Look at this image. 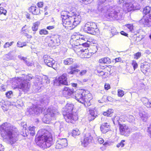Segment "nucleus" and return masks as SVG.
Masks as SVG:
<instances>
[{
  "instance_id": "79ce46f5",
  "label": "nucleus",
  "mask_w": 151,
  "mask_h": 151,
  "mask_svg": "<svg viewBox=\"0 0 151 151\" xmlns=\"http://www.w3.org/2000/svg\"><path fill=\"white\" fill-rule=\"evenodd\" d=\"M124 95V92L122 90L118 89V96L122 97Z\"/></svg>"
},
{
  "instance_id": "680f3d73",
  "label": "nucleus",
  "mask_w": 151,
  "mask_h": 151,
  "mask_svg": "<svg viewBox=\"0 0 151 151\" xmlns=\"http://www.w3.org/2000/svg\"><path fill=\"white\" fill-rule=\"evenodd\" d=\"M98 141L101 144H103L104 142V140L102 138H100L98 139Z\"/></svg>"
},
{
  "instance_id": "4be33fe9",
  "label": "nucleus",
  "mask_w": 151,
  "mask_h": 151,
  "mask_svg": "<svg viewBox=\"0 0 151 151\" xmlns=\"http://www.w3.org/2000/svg\"><path fill=\"white\" fill-rule=\"evenodd\" d=\"M143 19L144 20L145 24L147 27L151 26V14H149L147 16H144Z\"/></svg>"
},
{
  "instance_id": "e2e57ef3",
  "label": "nucleus",
  "mask_w": 151,
  "mask_h": 151,
  "mask_svg": "<svg viewBox=\"0 0 151 151\" xmlns=\"http://www.w3.org/2000/svg\"><path fill=\"white\" fill-rule=\"evenodd\" d=\"M30 74L27 75L26 76V79L29 81L32 78Z\"/></svg>"
},
{
  "instance_id": "5701e85b",
  "label": "nucleus",
  "mask_w": 151,
  "mask_h": 151,
  "mask_svg": "<svg viewBox=\"0 0 151 151\" xmlns=\"http://www.w3.org/2000/svg\"><path fill=\"white\" fill-rule=\"evenodd\" d=\"M90 115L89 117L90 121L93 120L97 116L96 112L94 109L89 108Z\"/></svg>"
},
{
  "instance_id": "f3484780",
  "label": "nucleus",
  "mask_w": 151,
  "mask_h": 151,
  "mask_svg": "<svg viewBox=\"0 0 151 151\" xmlns=\"http://www.w3.org/2000/svg\"><path fill=\"white\" fill-rule=\"evenodd\" d=\"M84 31L88 33L98 35L100 34V31L98 28H91L90 27H88L85 26L84 28Z\"/></svg>"
},
{
  "instance_id": "4d7b16f0",
  "label": "nucleus",
  "mask_w": 151,
  "mask_h": 151,
  "mask_svg": "<svg viewBox=\"0 0 151 151\" xmlns=\"http://www.w3.org/2000/svg\"><path fill=\"white\" fill-rule=\"evenodd\" d=\"M147 132L148 133L149 135L151 138V124L149 127H148Z\"/></svg>"
},
{
  "instance_id": "7ed1b4c3",
  "label": "nucleus",
  "mask_w": 151,
  "mask_h": 151,
  "mask_svg": "<svg viewBox=\"0 0 151 151\" xmlns=\"http://www.w3.org/2000/svg\"><path fill=\"white\" fill-rule=\"evenodd\" d=\"M43 113L45 115L42 119L43 122L49 124L51 121L56 119L58 113L53 108H48L44 109Z\"/></svg>"
},
{
  "instance_id": "338daca9",
  "label": "nucleus",
  "mask_w": 151,
  "mask_h": 151,
  "mask_svg": "<svg viewBox=\"0 0 151 151\" xmlns=\"http://www.w3.org/2000/svg\"><path fill=\"white\" fill-rule=\"evenodd\" d=\"M115 62H119L121 61V58L120 57H119L118 58H116L115 59Z\"/></svg>"
},
{
  "instance_id": "2eb2a0df",
  "label": "nucleus",
  "mask_w": 151,
  "mask_h": 151,
  "mask_svg": "<svg viewBox=\"0 0 151 151\" xmlns=\"http://www.w3.org/2000/svg\"><path fill=\"white\" fill-rule=\"evenodd\" d=\"M93 138V137L90 133H86L84 136V139L82 142V145L84 147H86L91 142Z\"/></svg>"
},
{
  "instance_id": "ddd939ff",
  "label": "nucleus",
  "mask_w": 151,
  "mask_h": 151,
  "mask_svg": "<svg viewBox=\"0 0 151 151\" xmlns=\"http://www.w3.org/2000/svg\"><path fill=\"white\" fill-rule=\"evenodd\" d=\"M68 145L66 138L59 139L56 142L55 148L57 149L63 148L67 147Z\"/></svg>"
},
{
  "instance_id": "20e7f679",
  "label": "nucleus",
  "mask_w": 151,
  "mask_h": 151,
  "mask_svg": "<svg viewBox=\"0 0 151 151\" xmlns=\"http://www.w3.org/2000/svg\"><path fill=\"white\" fill-rule=\"evenodd\" d=\"M74 107V105L72 104H67L65 106V111L66 114L64 116L66 122L68 123H73L77 119L76 116L73 115L72 111Z\"/></svg>"
},
{
  "instance_id": "4468645a",
  "label": "nucleus",
  "mask_w": 151,
  "mask_h": 151,
  "mask_svg": "<svg viewBox=\"0 0 151 151\" xmlns=\"http://www.w3.org/2000/svg\"><path fill=\"white\" fill-rule=\"evenodd\" d=\"M17 86L19 89L22 90L24 92L26 93L29 89L30 84L27 81L24 80L21 81Z\"/></svg>"
},
{
  "instance_id": "cd10ccee",
  "label": "nucleus",
  "mask_w": 151,
  "mask_h": 151,
  "mask_svg": "<svg viewBox=\"0 0 151 151\" xmlns=\"http://www.w3.org/2000/svg\"><path fill=\"white\" fill-rule=\"evenodd\" d=\"M77 67L72 66L68 70L67 72L69 74H74L76 72H78L79 71L78 69H76Z\"/></svg>"
},
{
  "instance_id": "9d476101",
  "label": "nucleus",
  "mask_w": 151,
  "mask_h": 151,
  "mask_svg": "<svg viewBox=\"0 0 151 151\" xmlns=\"http://www.w3.org/2000/svg\"><path fill=\"white\" fill-rule=\"evenodd\" d=\"M59 85L62 84L64 85H68V82L67 81V76L65 74H63L58 78H56L54 81V85H57V83Z\"/></svg>"
},
{
  "instance_id": "13d9d810",
  "label": "nucleus",
  "mask_w": 151,
  "mask_h": 151,
  "mask_svg": "<svg viewBox=\"0 0 151 151\" xmlns=\"http://www.w3.org/2000/svg\"><path fill=\"white\" fill-rule=\"evenodd\" d=\"M104 88L105 90H108L110 88V86L108 83H106L104 85Z\"/></svg>"
},
{
  "instance_id": "0e129e2a",
  "label": "nucleus",
  "mask_w": 151,
  "mask_h": 151,
  "mask_svg": "<svg viewBox=\"0 0 151 151\" xmlns=\"http://www.w3.org/2000/svg\"><path fill=\"white\" fill-rule=\"evenodd\" d=\"M35 127L34 126H32V127L31 126L29 127V131H35Z\"/></svg>"
},
{
  "instance_id": "dca6fc26",
  "label": "nucleus",
  "mask_w": 151,
  "mask_h": 151,
  "mask_svg": "<svg viewBox=\"0 0 151 151\" xmlns=\"http://www.w3.org/2000/svg\"><path fill=\"white\" fill-rule=\"evenodd\" d=\"M70 18H71L72 22V24L71 25L72 29L75 28L80 23L81 18V16L79 15L77 16H71V17Z\"/></svg>"
},
{
  "instance_id": "bb28decb",
  "label": "nucleus",
  "mask_w": 151,
  "mask_h": 151,
  "mask_svg": "<svg viewBox=\"0 0 151 151\" xmlns=\"http://www.w3.org/2000/svg\"><path fill=\"white\" fill-rule=\"evenodd\" d=\"M61 15L62 19L71 17V13L67 11H62L61 13Z\"/></svg>"
},
{
  "instance_id": "423d86ee",
  "label": "nucleus",
  "mask_w": 151,
  "mask_h": 151,
  "mask_svg": "<svg viewBox=\"0 0 151 151\" xmlns=\"http://www.w3.org/2000/svg\"><path fill=\"white\" fill-rule=\"evenodd\" d=\"M96 8L100 12L104 13L108 9L107 0H98L96 2Z\"/></svg>"
},
{
  "instance_id": "f704fd0d",
  "label": "nucleus",
  "mask_w": 151,
  "mask_h": 151,
  "mask_svg": "<svg viewBox=\"0 0 151 151\" xmlns=\"http://www.w3.org/2000/svg\"><path fill=\"white\" fill-rule=\"evenodd\" d=\"M40 24V22H37L33 24L32 27V29L33 31H36L38 30Z\"/></svg>"
},
{
  "instance_id": "f8f14e48",
  "label": "nucleus",
  "mask_w": 151,
  "mask_h": 151,
  "mask_svg": "<svg viewBox=\"0 0 151 151\" xmlns=\"http://www.w3.org/2000/svg\"><path fill=\"white\" fill-rule=\"evenodd\" d=\"M120 134L124 136H128L130 132V129L129 127L125 124H121L119 126Z\"/></svg>"
},
{
  "instance_id": "5fc2aeb1",
  "label": "nucleus",
  "mask_w": 151,
  "mask_h": 151,
  "mask_svg": "<svg viewBox=\"0 0 151 151\" xmlns=\"http://www.w3.org/2000/svg\"><path fill=\"white\" fill-rule=\"evenodd\" d=\"M24 61L26 64L28 66H31V63H30L27 60L26 58H25V59L24 60Z\"/></svg>"
},
{
  "instance_id": "052dcab7",
  "label": "nucleus",
  "mask_w": 151,
  "mask_h": 151,
  "mask_svg": "<svg viewBox=\"0 0 151 151\" xmlns=\"http://www.w3.org/2000/svg\"><path fill=\"white\" fill-rule=\"evenodd\" d=\"M87 71L86 70H82L80 72L79 74L80 76H83L86 73Z\"/></svg>"
},
{
  "instance_id": "aec40b11",
  "label": "nucleus",
  "mask_w": 151,
  "mask_h": 151,
  "mask_svg": "<svg viewBox=\"0 0 151 151\" xmlns=\"http://www.w3.org/2000/svg\"><path fill=\"white\" fill-rule=\"evenodd\" d=\"M74 90L73 89H70L68 87H65L64 88L62 93L63 96H71L74 93Z\"/></svg>"
},
{
  "instance_id": "a19ab883",
  "label": "nucleus",
  "mask_w": 151,
  "mask_h": 151,
  "mask_svg": "<svg viewBox=\"0 0 151 151\" xmlns=\"http://www.w3.org/2000/svg\"><path fill=\"white\" fill-rule=\"evenodd\" d=\"M139 115L143 121L145 122L147 119V117L145 114H143L142 113H140Z\"/></svg>"
},
{
  "instance_id": "473e14b6",
  "label": "nucleus",
  "mask_w": 151,
  "mask_h": 151,
  "mask_svg": "<svg viewBox=\"0 0 151 151\" xmlns=\"http://www.w3.org/2000/svg\"><path fill=\"white\" fill-rule=\"evenodd\" d=\"M83 42L84 41H86V42L89 43L90 42V44H92V40L91 39H89L88 40V39L85 36L81 35L79 38Z\"/></svg>"
},
{
  "instance_id": "1a4fd4ad",
  "label": "nucleus",
  "mask_w": 151,
  "mask_h": 151,
  "mask_svg": "<svg viewBox=\"0 0 151 151\" xmlns=\"http://www.w3.org/2000/svg\"><path fill=\"white\" fill-rule=\"evenodd\" d=\"M119 10L117 11L115 9H113L110 13L106 15V17L111 20L115 19H119L121 18V17L119 15Z\"/></svg>"
},
{
  "instance_id": "c756f323",
  "label": "nucleus",
  "mask_w": 151,
  "mask_h": 151,
  "mask_svg": "<svg viewBox=\"0 0 151 151\" xmlns=\"http://www.w3.org/2000/svg\"><path fill=\"white\" fill-rule=\"evenodd\" d=\"M99 62L101 63L109 64L111 63V61L109 58L106 57L99 59Z\"/></svg>"
},
{
  "instance_id": "39448f33",
  "label": "nucleus",
  "mask_w": 151,
  "mask_h": 151,
  "mask_svg": "<svg viewBox=\"0 0 151 151\" xmlns=\"http://www.w3.org/2000/svg\"><path fill=\"white\" fill-rule=\"evenodd\" d=\"M124 9L127 12L132 10L139 9L140 6L134 0H127L123 4Z\"/></svg>"
},
{
  "instance_id": "2f4dec72",
  "label": "nucleus",
  "mask_w": 151,
  "mask_h": 151,
  "mask_svg": "<svg viewBox=\"0 0 151 151\" xmlns=\"http://www.w3.org/2000/svg\"><path fill=\"white\" fill-rule=\"evenodd\" d=\"M85 26L90 27L92 28H98L97 27V24L96 23L93 22H87L85 25Z\"/></svg>"
},
{
  "instance_id": "72a5a7b5",
  "label": "nucleus",
  "mask_w": 151,
  "mask_h": 151,
  "mask_svg": "<svg viewBox=\"0 0 151 151\" xmlns=\"http://www.w3.org/2000/svg\"><path fill=\"white\" fill-rule=\"evenodd\" d=\"M113 113V110L112 109H109L106 112H104L103 114L104 116H111L112 114Z\"/></svg>"
},
{
  "instance_id": "f257e3e1",
  "label": "nucleus",
  "mask_w": 151,
  "mask_h": 151,
  "mask_svg": "<svg viewBox=\"0 0 151 151\" xmlns=\"http://www.w3.org/2000/svg\"><path fill=\"white\" fill-rule=\"evenodd\" d=\"M38 136L35 138L36 144L43 149L49 147L53 143L51 132L46 129H41L38 132Z\"/></svg>"
},
{
  "instance_id": "412c9836",
  "label": "nucleus",
  "mask_w": 151,
  "mask_h": 151,
  "mask_svg": "<svg viewBox=\"0 0 151 151\" xmlns=\"http://www.w3.org/2000/svg\"><path fill=\"white\" fill-rule=\"evenodd\" d=\"M15 52V51L14 50L10 51L7 54L3 56V59L6 60L12 59L14 55Z\"/></svg>"
},
{
  "instance_id": "6e6552de",
  "label": "nucleus",
  "mask_w": 151,
  "mask_h": 151,
  "mask_svg": "<svg viewBox=\"0 0 151 151\" xmlns=\"http://www.w3.org/2000/svg\"><path fill=\"white\" fill-rule=\"evenodd\" d=\"M43 58L45 64L49 67H52L56 70L57 68L55 65V61L47 55L43 56Z\"/></svg>"
},
{
  "instance_id": "de8ad7c7",
  "label": "nucleus",
  "mask_w": 151,
  "mask_h": 151,
  "mask_svg": "<svg viewBox=\"0 0 151 151\" xmlns=\"http://www.w3.org/2000/svg\"><path fill=\"white\" fill-rule=\"evenodd\" d=\"M6 11L3 7H0V13L1 14H3L4 15H6Z\"/></svg>"
},
{
  "instance_id": "393cba45",
  "label": "nucleus",
  "mask_w": 151,
  "mask_h": 151,
  "mask_svg": "<svg viewBox=\"0 0 151 151\" xmlns=\"http://www.w3.org/2000/svg\"><path fill=\"white\" fill-rule=\"evenodd\" d=\"M75 42H77L76 44H75V46L82 45L83 47H88L90 45V42H89L88 43V42H83L79 38L78 39H76L75 40H74V43Z\"/></svg>"
},
{
  "instance_id": "69168bd1",
  "label": "nucleus",
  "mask_w": 151,
  "mask_h": 151,
  "mask_svg": "<svg viewBox=\"0 0 151 151\" xmlns=\"http://www.w3.org/2000/svg\"><path fill=\"white\" fill-rule=\"evenodd\" d=\"M9 47V42H7L4 45V47L5 48H6L7 47Z\"/></svg>"
},
{
  "instance_id": "4c0bfd02",
  "label": "nucleus",
  "mask_w": 151,
  "mask_h": 151,
  "mask_svg": "<svg viewBox=\"0 0 151 151\" xmlns=\"http://www.w3.org/2000/svg\"><path fill=\"white\" fill-rule=\"evenodd\" d=\"M73 59L72 58H68L64 61V63L65 65H69L73 63Z\"/></svg>"
},
{
  "instance_id": "a18cd8bd",
  "label": "nucleus",
  "mask_w": 151,
  "mask_h": 151,
  "mask_svg": "<svg viewBox=\"0 0 151 151\" xmlns=\"http://www.w3.org/2000/svg\"><path fill=\"white\" fill-rule=\"evenodd\" d=\"M107 101V96H103L101 100H98V102L100 103H103L104 102H106Z\"/></svg>"
},
{
  "instance_id": "0eeeda50",
  "label": "nucleus",
  "mask_w": 151,
  "mask_h": 151,
  "mask_svg": "<svg viewBox=\"0 0 151 151\" xmlns=\"http://www.w3.org/2000/svg\"><path fill=\"white\" fill-rule=\"evenodd\" d=\"M75 99L78 102L84 104L86 101V97L85 92L81 89L76 91L75 92Z\"/></svg>"
},
{
  "instance_id": "864d4df0",
  "label": "nucleus",
  "mask_w": 151,
  "mask_h": 151,
  "mask_svg": "<svg viewBox=\"0 0 151 151\" xmlns=\"http://www.w3.org/2000/svg\"><path fill=\"white\" fill-rule=\"evenodd\" d=\"M12 91H9L6 93V96L8 98L11 97V95L12 94Z\"/></svg>"
},
{
  "instance_id": "8fccbe9b",
  "label": "nucleus",
  "mask_w": 151,
  "mask_h": 151,
  "mask_svg": "<svg viewBox=\"0 0 151 151\" xmlns=\"http://www.w3.org/2000/svg\"><path fill=\"white\" fill-rule=\"evenodd\" d=\"M129 121L130 122H133L134 121V117L132 115H129L128 117Z\"/></svg>"
},
{
  "instance_id": "6ab92c4d",
  "label": "nucleus",
  "mask_w": 151,
  "mask_h": 151,
  "mask_svg": "<svg viewBox=\"0 0 151 151\" xmlns=\"http://www.w3.org/2000/svg\"><path fill=\"white\" fill-rule=\"evenodd\" d=\"M40 108L35 106H33L28 109L27 112L30 115H37L40 113Z\"/></svg>"
},
{
  "instance_id": "e433bc0d",
  "label": "nucleus",
  "mask_w": 151,
  "mask_h": 151,
  "mask_svg": "<svg viewBox=\"0 0 151 151\" xmlns=\"http://www.w3.org/2000/svg\"><path fill=\"white\" fill-rule=\"evenodd\" d=\"M72 134V136L75 138H76V136L79 135L80 134V132L78 129H76L73 130Z\"/></svg>"
},
{
  "instance_id": "774afa93",
  "label": "nucleus",
  "mask_w": 151,
  "mask_h": 151,
  "mask_svg": "<svg viewBox=\"0 0 151 151\" xmlns=\"http://www.w3.org/2000/svg\"><path fill=\"white\" fill-rule=\"evenodd\" d=\"M4 146L1 144H0V151H4Z\"/></svg>"
},
{
  "instance_id": "bf43d9fd",
  "label": "nucleus",
  "mask_w": 151,
  "mask_h": 151,
  "mask_svg": "<svg viewBox=\"0 0 151 151\" xmlns=\"http://www.w3.org/2000/svg\"><path fill=\"white\" fill-rule=\"evenodd\" d=\"M80 2H85L86 1L87 2V4L91 3L92 1H93V0H78Z\"/></svg>"
},
{
  "instance_id": "37998d69",
  "label": "nucleus",
  "mask_w": 151,
  "mask_h": 151,
  "mask_svg": "<svg viewBox=\"0 0 151 151\" xmlns=\"http://www.w3.org/2000/svg\"><path fill=\"white\" fill-rule=\"evenodd\" d=\"M125 141L124 140H122L121 141V142L119 143H118L117 145V147L119 148V147H123L124 145V143L125 142Z\"/></svg>"
},
{
  "instance_id": "c9c22d12",
  "label": "nucleus",
  "mask_w": 151,
  "mask_h": 151,
  "mask_svg": "<svg viewBox=\"0 0 151 151\" xmlns=\"http://www.w3.org/2000/svg\"><path fill=\"white\" fill-rule=\"evenodd\" d=\"M151 11L150 6H147L144 9L143 13L145 15V16H147V15Z\"/></svg>"
},
{
  "instance_id": "c03bdc74",
  "label": "nucleus",
  "mask_w": 151,
  "mask_h": 151,
  "mask_svg": "<svg viewBox=\"0 0 151 151\" xmlns=\"http://www.w3.org/2000/svg\"><path fill=\"white\" fill-rule=\"evenodd\" d=\"M26 45V43L25 42L22 43L18 41L17 44V46L20 47H22L24 46H25Z\"/></svg>"
},
{
  "instance_id": "b1692460",
  "label": "nucleus",
  "mask_w": 151,
  "mask_h": 151,
  "mask_svg": "<svg viewBox=\"0 0 151 151\" xmlns=\"http://www.w3.org/2000/svg\"><path fill=\"white\" fill-rule=\"evenodd\" d=\"M62 24L65 27H70L72 28L71 25L72 24V22H71V18H70L62 19ZM71 29H72V28Z\"/></svg>"
},
{
  "instance_id": "603ef678",
  "label": "nucleus",
  "mask_w": 151,
  "mask_h": 151,
  "mask_svg": "<svg viewBox=\"0 0 151 151\" xmlns=\"http://www.w3.org/2000/svg\"><path fill=\"white\" fill-rule=\"evenodd\" d=\"M27 26L26 25H25L24 26L22 29V34H25L26 32H27V29L25 28Z\"/></svg>"
},
{
  "instance_id": "7c9ffc66",
  "label": "nucleus",
  "mask_w": 151,
  "mask_h": 151,
  "mask_svg": "<svg viewBox=\"0 0 151 151\" xmlns=\"http://www.w3.org/2000/svg\"><path fill=\"white\" fill-rule=\"evenodd\" d=\"M112 121L114 124H118L119 126L122 124L120 122L121 120L118 116H115L114 118L112 119Z\"/></svg>"
},
{
  "instance_id": "49530a36",
  "label": "nucleus",
  "mask_w": 151,
  "mask_h": 151,
  "mask_svg": "<svg viewBox=\"0 0 151 151\" xmlns=\"http://www.w3.org/2000/svg\"><path fill=\"white\" fill-rule=\"evenodd\" d=\"M125 26L129 29L130 31H132L133 29V27L132 24H128L125 25Z\"/></svg>"
},
{
  "instance_id": "a878e982",
  "label": "nucleus",
  "mask_w": 151,
  "mask_h": 151,
  "mask_svg": "<svg viewBox=\"0 0 151 151\" xmlns=\"http://www.w3.org/2000/svg\"><path fill=\"white\" fill-rule=\"evenodd\" d=\"M109 124L106 123L103 124L100 127L101 131L103 133H105L109 130Z\"/></svg>"
},
{
  "instance_id": "09e8293b",
  "label": "nucleus",
  "mask_w": 151,
  "mask_h": 151,
  "mask_svg": "<svg viewBox=\"0 0 151 151\" xmlns=\"http://www.w3.org/2000/svg\"><path fill=\"white\" fill-rule=\"evenodd\" d=\"M132 65L133 67L134 70L137 68L138 66L137 63L135 60H133L132 62Z\"/></svg>"
},
{
  "instance_id": "a211bd4d",
  "label": "nucleus",
  "mask_w": 151,
  "mask_h": 151,
  "mask_svg": "<svg viewBox=\"0 0 151 151\" xmlns=\"http://www.w3.org/2000/svg\"><path fill=\"white\" fill-rule=\"evenodd\" d=\"M28 10L29 12L34 15H39L41 14L40 9L34 5L29 7Z\"/></svg>"
},
{
  "instance_id": "6e6d98bb",
  "label": "nucleus",
  "mask_w": 151,
  "mask_h": 151,
  "mask_svg": "<svg viewBox=\"0 0 151 151\" xmlns=\"http://www.w3.org/2000/svg\"><path fill=\"white\" fill-rule=\"evenodd\" d=\"M37 6H38V7L41 8L43 7V2H39L37 4Z\"/></svg>"
},
{
  "instance_id": "3c124183",
  "label": "nucleus",
  "mask_w": 151,
  "mask_h": 151,
  "mask_svg": "<svg viewBox=\"0 0 151 151\" xmlns=\"http://www.w3.org/2000/svg\"><path fill=\"white\" fill-rule=\"evenodd\" d=\"M141 53L140 52H138L135 54L134 55V58L136 59H138L141 56Z\"/></svg>"
},
{
  "instance_id": "f03ea898",
  "label": "nucleus",
  "mask_w": 151,
  "mask_h": 151,
  "mask_svg": "<svg viewBox=\"0 0 151 151\" xmlns=\"http://www.w3.org/2000/svg\"><path fill=\"white\" fill-rule=\"evenodd\" d=\"M0 130L2 137L8 139L11 144H13L18 140V131L16 128L6 123L1 125Z\"/></svg>"
},
{
  "instance_id": "c85d7f7f",
  "label": "nucleus",
  "mask_w": 151,
  "mask_h": 151,
  "mask_svg": "<svg viewBox=\"0 0 151 151\" xmlns=\"http://www.w3.org/2000/svg\"><path fill=\"white\" fill-rule=\"evenodd\" d=\"M142 101L144 105L147 108H151V101H150L146 97H143L142 99Z\"/></svg>"
},
{
  "instance_id": "9b49d317",
  "label": "nucleus",
  "mask_w": 151,
  "mask_h": 151,
  "mask_svg": "<svg viewBox=\"0 0 151 151\" xmlns=\"http://www.w3.org/2000/svg\"><path fill=\"white\" fill-rule=\"evenodd\" d=\"M61 36L58 35L51 37L49 45L52 47L58 46L60 44V39Z\"/></svg>"
},
{
  "instance_id": "ea45409f",
  "label": "nucleus",
  "mask_w": 151,
  "mask_h": 151,
  "mask_svg": "<svg viewBox=\"0 0 151 151\" xmlns=\"http://www.w3.org/2000/svg\"><path fill=\"white\" fill-rule=\"evenodd\" d=\"M39 33L41 35H47L48 34V32L45 29H43L40 30Z\"/></svg>"
},
{
  "instance_id": "58836bf2",
  "label": "nucleus",
  "mask_w": 151,
  "mask_h": 151,
  "mask_svg": "<svg viewBox=\"0 0 151 151\" xmlns=\"http://www.w3.org/2000/svg\"><path fill=\"white\" fill-rule=\"evenodd\" d=\"M40 101L41 104L40 105L41 106H43L44 105L47 104L48 103V100L45 98L41 99Z\"/></svg>"
}]
</instances>
